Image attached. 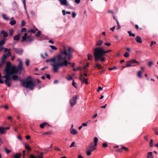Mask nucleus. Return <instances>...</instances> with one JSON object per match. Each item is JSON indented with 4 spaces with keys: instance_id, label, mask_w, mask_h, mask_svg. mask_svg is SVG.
I'll use <instances>...</instances> for the list:
<instances>
[{
    "instance_id": "e2e57ef3",
    "label": "nucleus",
    "mask_w": 158,
    "mask_h": 158,
    "mask_svg": "<svg viewBox=\"0 0 158 158\" xmlns=\"http://www.w3.org/2000/svg\"><path fill=\"white\" fill-rule=\"evenodd\" d=\"M89 149L92 151L93 152L96 149V148L94 146L91 148H89Z\"/></svg>"
},
{
    "instance_id": "1a4fd4ad",
    "label": "nucleus",
    "mask_w": 158,
    "mask_h": 158,
    "mask_svg": "<svg viewBox=\"0 0 158 158\" xmlns=\"http://www.w3.org/2000/svg\"><path fill=\"white\" fill-rule=\"evenodd\" d=\"M79 79L81 80V83H84L86 84H88L89 83L87 81V79L86 78H85V77H83L82 78H79Z\"/></svg>"
},
{
    "instance_id": "c756f323",
    "label": "nucleus",
    "mask_w": 158,
    "mask_h": 158,
    "mask_svg": "<svg viewBox=\"0 0 158 158\" xmlns=\"http://www.w3.org/2000/svg\"><path fill=\"white\" fill-rule=\"evenodd\" d=\"M87 56L88 57V60H91L93 59V56L92 55H91L89 53H88Z\"/></svg>"
},
{
    "instance_id": "aec40b11",
    "label": "nucleus",
    "mask_w": 158,
    "mask_h": 158,
    "mask_svg": "<svg viewBox=\"0 0 158 158\" xmlns=\"http://www.w3.org/2000/svg\"><path fill=\"white\" fill-rule=\"evenodd\" d=\"M7 52V56H11V52L8 50V49L6 48H5V52L6 53Z\"/></svg>"
},
{
    "instance_id": "c9c22d12",
    "label": "nucleus",
    "mask_w": 158,
    "mask_h": 158,
    "mask_svg": "<svg viewBox=\"0 0 158 158\" xmlns=\"http://www.w3.org/2000/svg\"><path fill=\"white\" fill-rule=\"evenodd\" d=\"M16 21L14 19L13 20H12L10 23L12 25H13L15 24Z\"/></svg>"
},
{
    "instance_id": "13d9d810",
    "label": "nucleus",
    "mask_w": 158,
    "mask_h": 158,
    "mask_svg": "<svg viewBox=\"0 0 158 158\" xmlns=\"http://www.w3.org/2000/svg\"><path fill=\"white\" fill-rule=\"evenodd\" d=\"M25 22L23 20L21 21V26H23L25 25Z\"/></svg>"
},
{
    "instance_id": "f257e3e1",
    "label": "nucleus",
    "mask_w": 158,
    "mask_h": 158,
    "mask_svg": "<svg viewBox=\"0 0 158 158\" xmlns=\"http://www.w3.org/2000/svg\"><path fill=\"white\" fill-rule=\"evenodd\" d=\"M67 57L69 58V55H68L67 51L64 50L63 52L58 55L57 56L54 57L51 59L47 60L46 62L47 63L49 61L52 62L54 63H56V60L57 63L55 64H51V65L53 67V71L56 72L60 67L67 66L69 62L66 60Z\"/></svg>"
},
{
    "instance_id": "f8f14e48",
    "label": "nucleus",
    "mask_w": 158,
    "mask_h": 158,
    "mask_svg": "<svg viewBox=\"0 0 158 158\" xmlns=\"http://www.w3.org/2000/svg\"><path fill=\"white\" fill-rule=\"evenodd\" d=\"M6 133V131H5V128L2 127H0V134H3Z\"/></svg>"
},
{
    "instance_id": "c03bdc74",
    "label": "nucleus",
    "mask_w": 158,
    "mask_h": 158,
    "mask_svg": "<svg viewBox=\"0 0 158 158\" xmlns=\"http://www.w3.org/2000/svg\"><path fill=\"white\" fill-rule=\"evenodd\" d=\"M28 32H31L32 33H35V31L33 29H31L28 31Z\"/></svg>"
},
{
    "instance_id": "e433bc0d",
    "label": "nucleus",
    "mask_w": 158,
    "mask_h": 158,
    "mask_svg": "<svg viewBox=\"0 0 158 158\" xmlns=\"http://www.w3.org/2000/svg\"><path fill=\"white\" fill-rule=\"evenodd\" d=\"M2 16L3 17V18L4 19H5V20H8L9 19V18L6 16V15L5 14H3L2 15Z\"/></svg>"
},
{
    "instance_id": "dca6fc26",
    "label": "nucleus",
    "mask_w": 158,
    "mask_h": 158,
    "mask_svg": "<svg viewBox=\"0 0 158 158\" xmlns=\"http://www.w3.org/2000/svg\"><path fill=\"white\" fill-rule=\"evenodd\" d=\"M46 125H48L49 126H50L47 123L44 122L40 125V127L41 128H44V127Z\"/></svg>"
},
{
    "instance_id": "69168bd1",
    "label": "nucleus",
    "mask_w": 158,
    "mask_h": 158,
    "mask_svg": "<svg viewBox=\"0 0 158 158\" xmlns=\"http://www.w3.org/2000/svg\"><path fill=\"white\" fill-rule=\"evenodd\" d=\"M30 158H36L33 155L31 154L30 155Z\"/></svg>"
},
{
    "instance_id": "2eb2a0df",
    "label": "nucleus",
    "mask_w": 158,
    "mask_h": 158,
    "mask_svg": "<svg viewBox=\"0 0 158 158\" xmlns=\"http://www.w3.org/2000/svg\"><path fill=\"white\" fill-rule=\"evenodd\" d=\"M20 37V34H19L18 35L15 36L13 38V40L15 41L19 40Z\"/></svg>"
},
{
    "instance_id": "58836bf2",
    "label": "nucleus",
    "mask_w": 158,
    "mask_h": 158,
    "mask_svg": "<svg viewBox=\"0 0 158 158\" xmlns=\"http://www.w3.org/2000/svg\"><path fill=\"white\" fill-rule=\"evenodd\" d=\"M117 69V68L115 66H114L113 68H109L108 69L110 70H115Z\"/></svg>"
},
{
    "instance_id": "412c9836",
    "label": "nucleus",
    "mask_w": 158,
    "mask_h": 158,
    "mask_svg": "<svg viewBox=\"0 0 158 158\" xmlns=\"http://www.w3.org/2000/svg\"><path fill=\"white\" fill-rule=\"evenodd\" d=\"M103 43V41L102 40H99L98 41L96 44V45L97 46H101Z\"/></svg>"
},
{
    "instance_id": "0e129e2a",
    "label": "nucleus",
    "mask_w": 158,
    "mask_h": 158,
    "mask_svg": "<svg viewBox=\"0 0 158 158\" xmlns=\"http://www.w3.org/2000/svg\"><path fill=\"white\" fill-rule=\"evenodd\" d=\"M71 65V67L72 68H74L75 65V64L74 63H71L70 62V65Z\"/></svg>"
},
{
    "instance_id": "f03ea898",
    "label": "nucleus",
    "mask_w": 158,
    "mask_h": 158,
    "mask_svg": "<svg viewBox=\"0 0 158 158\" xmlns=\"http://www.w3.org/2000/svg\"><path fill=\"white\" fill-rule=\"evenodd\" d=\"M112 51L111 50H108L105 51L101 47H98L95 48L94 51V55L95 60L97 62L99 60L102 62L105 61L106 58L103 56L106 53Z\"/></svg>"
},
{
    "instance_id": "603ef678",
    "label": "nucleus",
    "mask_w": 158,
    "mask_h": 158,
    "mask_svg": "<svg viewBox=\"0 0 158 158\" xmlns=\"http://www.w3.org/2000/svg\"><path fill=\"white\" fill-rule=\"evenodd\" d=\"M7 58L5 54H4L2 57V60H5Z\"/></svg>"
},
{
    "instance_id": "4c0bfd02",
    "label": "nucleus",
    "mask_w": 158,
    "mask_h": 158,
    "mask_svg": "<svg viewBox=\"0 0 158 158\" xmlns=\"http://www.w3.org/2000/svg\"><path fill=\"white\" fill-rule=\"evenodd\" d=\"M62 12L63 13V15H66V13L67 14H69V11H66V12L64 10H62Z\"/></svg>"
},
{
    "instance_id": "4be33fe9",
    "label": "nucleus",
    "mask_w": 158,
    "mask_h": 158,
    "mask_svg": "<svg viewBox=\"0 0 158 158\" xmlns=\"http://www.w3.org/2000/svg\"><path fill=\"white\" fill-rule=\"evenodd\" d=\"M152 152H149L148 153L147 158H153L152 156Z\"/></svg>"
},
{
    "instance_id": "bf43d9fd",
    "label": "nucleus",
    "mask_w": 158,
    "mask_h": 158,
    "mask_svg": "<svg viewBox=\"0 0 158 158\" xmlns=\"http://www.w3.org/2000/svg\"><path fill=\"white\" fill-rule=\"evenodd\" d=\"M103 88L101 86H99L98 87V89L97 90V92H99L100 90H102V89Z\"/></svg>"
},
{
    "instance_id": "b1692460",
    "label": "nucleus",
    "mask_w": 158,
    "mask_h": 158,
    "mask_svg": "<svg viewBox=\"0 0 158 158\" xmlns=\"http://www.w3.org/2000/svg\"><path fill=\"white\" fill-rule=\"evenodd\" d=\"M142 72L141 71H138L137 73V77L139 78H142Z\"/></svg>"
},
{
    "instance_id": "cd10ccee",
    "label": "nucleus",
    "mask_w": 158,
    "mask_h": 158,
    "mask_svg": "<svg viewBox=\"0 0 158 158\" xmlns=\"http://www.w3.org/2000/svg\"><path fill=\"white\" fill-rule=\"evenodd\" d=\"M12 79L14 81L17 80L19 79V77L16 75H14L12 76Z\"/></svg>"
},
{
    "instance_id": "423d86ee",
    "label": "nucleus",
    "mask_w": 158,
    "mask_h": 158,
    "mask_svg": "<svg viewBox=\"0 0 158 158\" xmlns=\"http://www.w3.org/2000/svg\"><path fill=\"white\" fill-rule=\"evenodd\" d=\"M14 52L19 55H21L23 52V50L21 48H14Z\"/></svg>"
},
{
    "instance_id": "ddd939ff",
    "label": "nucleus",
    "mask_w": 158,
    "mask_h": 158,
    "mask_svg": "<svg viewBox=\"0 0 158 158\" xmlns=\"http://www.w3.org/2000/svg\"><path fill=\"white\" fill-rule=\"evenodd\" d=\"M1 34H2L4 38L7 37L8 36V33L4 30H2L1 33Z\"/></svg>"
},
{
    "instance_id": "49530a36",
    "label": "nucleus",
    "mask_w": 158,
    "mask_h": 158,
    "mask_svg": "<svg viewBox=\"0 0 158 158\" xmlns=\"http://www.w3.org/2000/svg\"><path fill=\"white\" fill-rule=\"evenodd\" d=\"M102 70L100 71L99 72L100 74H102L104 73L105 71V69L103 68V69H101Z\"/></svg>"
},
{
    "instance_id": "9d476101",
    "label": "nucleus",
    "mask_w": 158,
    "mask_h": 158,
    "mask_svg": "<svg viewBox=\"0 0 158 158\" xmlns=\"http://www.w3.org/2000/svg\"><path fill=\"white\" fill-rule=\"evenodd\" d=\"M62 5H64L66 6H68V3L67 2V0H58Z\"/></svg>"
},
{
    "instance_id": "ea45409f",
    "label": "nucleus",
    "mask_w": 158,
    "mask_h": 158,
    "mask_svg": "<svg viewBox=\"0 0 158 158\" xmlns=\"http://www.w3.org/2000/svg\"><path fill=\"white\" fill-rule=\"evenodd\" d=\"M50 47L53 50H57V48L54 46L53 45H50Z\"/></svg>"
},
{
    "instance_id": "0eeeda50",
    "label": "nucleus",
    "mask_w": 158,
    "mask_h": 158,
    "mask_svg": "<svg viewBox=\"0 0 158 158\" xmlns=\"http://www.w3.org/2000/svg\"><path fill=\"white\" fill-rule=\"evenodd\" d=\"M11 78L10 77L7 79L5 80L4 81V82L5 84L8 87H10L11 85Z\"/></svg>"
},
{
    "instance_id": "5fc2aeb1",
    "label": "nucleus",
    "mask_w": 158,
    "mask_h": 158,
    "mask_svg": "<svg viewBox=\"0 0 158 158\" xmlns=\"http://www.w3.org/2000/svg\"><path fill=\"white\" fill-rule=\"evenodd\" d=\"M70 47V54H72L74 52V49Z\"/></svg>"
},
{
    "instance_id": "79ce46f5",
    "label": "nucleus",
    "mask_w": 158,
    "mask_h": 158,
    "mask_svg": "<svg viewBox=\"0 0 158 158\" xmlns=\"http://www.w3.org/2000/svg\"><path fill=\"white\" fill-rule=\"evenodd\" d=\"M129 54L127 52H126L124 54L123 56L125 57H127L129 56Z\"/></svg>"
},
{
    "instance_id": "2f4dec72",
    "label": "nucleus",
    "mask_w": 158,
    "mask_h": 158,
    "mask_svg": "<svg viewBox=\"0 0 158 158\" xmlns=\"http://www.w3.org/2000/svg\"><path fill=\"white\" fill-rule=\"evenodd\" d=\"M72 84L75 88H77V84L75 82L74 80H73Z\"/></svg>"
},
{
    "instance_id": "338daca9",
    "label": "nucleus",
    "mask_w": 158,
    "mask_h": 158,
    "mask_svg": "<svg viewBox=\"0 0 158 158\" xmlns=\"http://www.w3.org/2000/svg\"><path fill=\"white\" fill-rule=\"evenodd\" d=\"M30 13L32 16H33L35 15V13L33 11H31L30 12Z\"/></svg>"
},
{
    "instance_id": "473e14b6",
    "label": "nucleus",
    "mask_w": 158,
    "mask_h": 158,
    "mask_svg": "<svg viewBox=\"0 0 158 158\" xmlns=\"http://www.w3.org/2000/svg\"><path fill=\"white\" fill-rule=\"evenodd\" d=\"M153 139H151L149 143V146L151 147H152L153 146Z\"/></svg>"
},
{
    "instance_id": "4468645a",
    "label": "nucleus",
    "mask_w": 158,
    "mask_h": 158,
    "mask_svg": "<svg viewBox=\"0 0 158 158\" xmlns=\"http://www.w3.org/2000/svg\"><path fill=\"white\" fill-rule=\"evenodd\" d=\"M24 146L25 149L27 150L28 152L31 151V148L29 147L27 143H25Z\"/></svg>"
},
{
    "instance_id": "8fccbe9b",
    "label": "nucleus",
    "mask_w": 158,
    "mask_h": 158,
    "mask_svg": "<svg viewBox=\"0 0 158 158\" xmlns=\"http://www.w3.org/2000/svg\"><path fill=\"white\" fill-rule=\"evenodd\" d=\"M45 75L46 77L47 78H48L49 79H50V76L49 74L45 73Z\"/></svg>"
},
{
    "instance_id": "7c9ffc66",
    "label": "nucleus",
    "mask_w": 158,
    "mask_h": 158,
    "mask_svg": "<svg viewBox=\"0 0 158 158\" xmlns=\"http://www.w3.org/2000/svg\"><path fill=\"white\" fill-rule=\"evenodd\" d=\"M127 64H126V67H130V66H134L135 65H131V63H130L129 62V61H128L127 62Z\"/></svg>"
},
{
    "instance_id": "3c124183",
    "label": "nucleus",
    "mask_w": 158,
    "mask_h": 158,
    "mask_svg": "<svg viewBox=\"0 0 158 158\" xmlns=\"http://www.w3.org/2000/svg\"><path fill=\"white\" fill-rule=\"evenodd\" d=\"M107 144L106 143H105L102 144V146L103 148H105L107 147Z\"/></svg>"
},
{
    "instance_id": "5701e85b",
    "label": "nucleus",
    "mask_w": 158,
    "mask_h": 158,
    "mask_svg": "<svg viewBox=\"0 0 158 158\" xmlns=\"http://www.w3.org/2000/svg\"><path fill=\"white\" fill-rule=\"evenodd\" d=\"M95 67L97 68L98 69H103V67L100 64H99L98 63H97L95 64Z\"/></svg>"
},
{
    "instance_id": "39448f33",
    "label": "nucleus",
    "mask_w": 158,
    "mask_h": 158,
    "mask_svg": "<svg viewBox=\"0 0 158 158\" xmlns=\"http://www.w3.org/2000/svg\"><path fill=\"white\" fill-rule=\"evenodd\" d=\"M77 98V95H75L73 96L70 101V104L71 106L73 107L76 104Z\"/></svg>"
},
{
    "instance_id": "bb28decb",
    "label": "nucleus",
    "mask_w": 158,
    "mask_h": 158,
    "mask_svg": "<svg viewBox=\"0 0 158 158\" xmlns=\"http://www.w3.org/2000/svg\"><path fill=\"white\" fill-rule=\"evenodd\" d=\"M153 130L154 131V134L158 135V128H153Z\"/></svg>"
},
{
    "instance_id": "6e6d98bb",
    "label": "nucleus",
    "mask_w": 158,
    "mask_h": 158,
    "mask_svg": "<svg viewBox=\"0 0 158 158\" xmlns=\"http://www.w3.org/2000/svg\"><path fill=\"white\" fill-rule=\"evenodd\" d=\"M75 144V142H72L71 145L70 146V148H71L73 147H75V146L74 145Z\"/></svg>"
},
{
    "instance_id": "a19ab883",
    "label": "nucleus",
    "mask_w": 158,
    "mask_h": 158,
    "mask_svg": "<svg viewBox=\"0 0 158 158\" xmlns=\"http://www.w3.org/2000/svg\"><path fill=\"white\" fill-rule=\"evenodd\" d=\"M30 61L28 59H26L25 63L26 66H28L29 65Z\"/></svg>"
},
{
    "instance_id": "c85d7f7f",
    "label": "nucleus",
    "mask_w": 158,
    "mask_h": 158,
    "mask_svg": "<svg viewBox=\"0 0 158 158\" xmlns=\"http://www.w3.org/2000/svg\"><path fill=\"white\" fill-rule=\"evenodd\" d=\"M127 32L129 34V36L134 37L135 36V35L134 33H132L131 31H128Z\"/></svg>"
},
{
    "instance_id": "a878e982",
    "label": "nucleus",
    "mask_w": 158,
    "mask_h": 158,
    "mask_svg": "<svg viewBox=\"0 0 158 158\" xmlns=\"http://www.w3.org/2000/svg\"><path fill=\"white\" fill-rule=\"evenodd\" d=\"M5 43V39H3L1 40L0 41V47L4 44Z\"/></svg>"
},
{
    "instance_id": "864d4df0",
    "label": "nucleus",
    "mask_w": 158,
    "mask_h": 158,
    "mask_svg": "<svg viewBox=\"0 0 158 158\" xmlns=\"http://www.w3.org/2000/svg\"><path fill=\"white\" fill-rule=\"evenodd\" d=\"M52 134V132L50 131H48L44 133V135H50Z\"/></svg>"
},
{
    "instance_id": "6ab92c4d",
    "label": "nucleus",
    "mask_w": 158,
    "mask_h": 158,
    "mask_svg": "<svg viewBox=\"0 0 158 158\" xmlns=\"http://www.w3.org/2000/svg\"><path fill=\"white\" fill-rule=\"evenodd\" d=\"M22 155L21 153H16L14 155V158H19Z\"/></svg>"
},
{
    "instance_id": "09e8293b",
    "label": "nucleus",
    "mask_w": 158,
    "mask_h": 158,
    "mask_svg": "<svg viewBox=\"0 0 158 158\" xmlns=\"http://www.w3.org/2000/svg\"><path fill=\"white\" fill-rule=\"evenodd\" d=\"M9 32L10 36H12L13 33V30L12 29H10L9 30Z\"/></svg>"
},
{
    "instance_id": "9b49d317",
    "label": "nucleus",
    "mask_w": 158,
    "mask_h": 158,
    "mask_svg": "<svg viewBox=\"0 0 158 158\" xmlns=\"http://www.w3.org/2000/svg\"><path fill=\"white\" fill-rule=\"evenodd\" d=\"M35 36L37 37H43L44 35L41 34V31H38L37 33L35 35Z\"/></svg>"
},
{
    "instance_id": "393cba45",
    "label": "nucleus",
    "mask_w": 158,
    "mask_h": 158,
    "mask_svg": "<svg viewBox=\"0 0 158 158\" xmlns=\"http://www.w3.org/2000/svg\"><path fill=\"white\" fill-rule=\"evenodd\" d=\"M98 138L96 137H95L94 138V146H96L97 145V143L98 142Z\"/></svg>"
},
{
    "instance_id": "f3484780",
    "label": "nucleus",
    "mask_w": 158,
    "mask_h": 158,
    "mask_svg": "<svg viewBox=\"0 0 158 158\" xmlns=\"http://www.w3.org/2000/svg\"><path fill=\"white\" fill-rule=\"evenodd\" d=\"M70 133L73 135H75L77 133V132L74 129H71Z\"/></svg>"
},
{
    "instance_id": "72a5a7b5",
    "label": "nucleus",
    "mask_w": 158,
    "mask_h": 158,
    "mask_svg": "<svg viewBox=\"0 0 158 158\" xmlns=\"http://www.w3.org/2000/svg\"><path fill=\"white\" fill-rule=\"evenodd\" d=\"M4 150L6 152V153L7 154H8L10 152H11V151L10 150H9V149H8L6 147H5L4 148Z\"/></svg>"
},
{
    "instance_id": "20e7f679",
    "label": "nucleus",
    "mask_w": 158,
    "mask_h": 158,
    "mask_svg": "<svg viewBox=\"0 0 158 158\" xmlns=\"http://www.w3.org/2000/svg\"><path fill=\"white\" fill-rule=\"evenodd\" d=\"M27 34L25 33L24 35V36L22 37V42L26 41L28 42H31L33 40L34 38L30 36H27Z\"/></svg>"
},
{
    "instance_id": "680f3d73",
    "label": "nucleus",
    "mask_w": 158,
    "mask_h": 158,
    "mask_svg": "<svg viewBox=\"0 0 158 158\" xmlns=\"http://www.w3.org/2000/svg\"><path fill=\"white\" fill-rule=\"evenodd\" d=\"M93 143H90L89 146V148H91L92 147H93Z\"/></svg>"
},
{
    "instance_id": "a211bd4d",
    "label": "nucleus",
    "mask_w": 158,
    "mask_h": 158,
    "mask_svg": "<svg viewBox=\"0 0 158 158\" xmlns=\"http://www.w3.org/2000/svg\"><path fill=\"white\" fill-rule=\"evenodd\" d=\"M129 62L131 64L137 63L138 65L139 64V63L135 59H132L129 61Z\"/></svg>"
},
{
    "instance_id": "37998d69",
    "label": "nucleus",
    "mask_w": 158,
    "mask_h": 158,
    "mask_svg": "<svg viewBox=\"0 0 158 158\" xmlns=\"http://www.w3.org/2000/svg\"><path fill=\"white\" fill-rule=\"evenodd\" d=\"M122 151H123V148H122V147L120 149H117L116 150V152H122Z\"/></svg>"
},
{
    "instance_id": "4d7b16f0",
    "label": "nucleus",
    "mask_w": 158,
    "mask_h": 158,
    "mask_svg": "<svg viewBox=\"0 0 158 158\" xmlns=\"http://www.w3.org/2000/svg\"><path fill=\"white\" fill-rule=\"evenodd\" d=\"M23 2L24 5V7L25 9H26L25 0H22Z\"/></svg>"
},
{
    "instance_id": "7ed1b4c3",
    "label": "nucleus",
    "mask_w": 158,
    "mask_h": 158,
    "mask_svg": "<svg viewBox=\"0 0 158 158\" xmlns=\"http://www.w3.org/2000/svg\"><path fill=\"white\" fill-rule=\"evenodd\" d=\"M31 78V77L29 76L26 78L25 81L22 80L20 78L19 80L21 81L23 86L26 88H29L31 90H33L35 86V84L32 80H30Z\"/></svg>"
},
{
    "instance_id": "f704fd0d",
    "label": "nucleus",
    "mask_w": 158,
    "mask_h": 158,
    "mask_svg": "<svg viewBox=\"0 0 158 158\" xmlns=\"http://www.w3.org/2000/svg\"><path fill=\"white\" fill-rule=\"evenodd\" d=\"M92 152L90 149L87 150L86 152V154L88 156H90Z\"/></svg>"
},
{
    "instance_id": "6e6552de",
    "label": "nucleus",
    "mask_w": 158,
    "mask_h": 158,
    "mask_svg": "<svg viewBox=\"0 0 158 158\" xmlns=\"http://www.w3.org/2000/svg\"><path fill=\"white\" fill-rule=\"evenodd\" d=\"M135 41L138 43H141L142 42V40L141 37L138 35L136 36L135 38Z\"/></svg>"
},
{
    "instance_id": "052dcab7",
    "label": "nucleus",
    "mask_w": 158,
    "mask_h": 158,
    "mask_svg": "<svg viewBox=\"0 0 158 158\" xmlns=\"http://www.w3.org/2000/svg\"><path fill=\"white\" fill-rule=\"evenodd\" d=\"M26 31V29L25 28H23L21 30L22 32H25Z\"/></svg>"
},
{
    "instance_id": "774afa93",
    "label": "nucleus",
    "mask_w": 158,
    "mask_h": 158,
    "mask_svg": "<svg viewBox=\"0 0 158 158\" xmlns=\"http://www.w3.org/2000/svg\"><path fill=\"white\" fill-rule=\"evenodd\" d=\"M123 150L124 149L126 151H127L128 150V149L127 148L124 147V146H122V147Z\"/></svg>"
},
{
    "instance_id": "a18cd8bd",
    "label": "nucleus",
    "mask_w": 158,
    "mask_h": 158,
    "mask_svg": "<svg viewBox=\"0 0 158 158\" xmlns=\"http://www.w3.org/2000/svg\"><path fill=\"white\" fill-rule=\"evenodd\" d=\"M72 17L73 18H75L76 15V14L74 12H73L72 13Z\"/></svg>"
},
{
    "instance_id": "de8ad7c7",
    "label": "nucleus",
    "mask_w": 158,
    "mask_h": 158,
    "mask_svg": "<svg viewBox=\"0 0 158 158\" xmlns=\"http://www.w3.org/2000/svg\"><path fill=\"white\" fill-rule=\"evenodd\" d=\"M154 64L153 62L150 61V62L148 64V66L149 67H151Z\"/></svg>"
}]
</instances>
